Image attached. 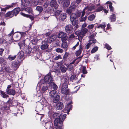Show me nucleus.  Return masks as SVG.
<instances>
[{"instance_id":"1","label":"nucleus","mask_w":129,"mask_h":129,"mask_svg":"<svg viewBox=\"0 0 129 129\" xmlns=\"http://www.w3.org/2000/svg\"><path fill=\"white\" fill-rule=\"evenodd\" d=\"M57 114L56 113L53 114V116L55 118V119L54 121V125L55 126H57L59 124H61L62 122L65 119L66 115V114L62 115L60 114L59 116V118H55V117L56 116Z\"/></svg>"},{"instance_id":"2","label":"nucleus","mask_w":129,"mask_h":129,"mask_svg":"<svg viewBox=\"0 0 129 129\" xmlns=\"http://www.w3.org/2000/svg\"><path fill=\"white\" fill-rule=\"evenodd\" d=\"M21 4V10H25L28 13H31L32 12L31 9L29 7H26L29 5V2L27 0H22Z\"/></svg>"},{"instance_id":"3","label":"nucleus","mask_w":129,"mask_h":129,"mask_svg":"<svg viewBox=\"0 0 129 129\" xmlns=\"http://www.w3.org/2000/svg\"><path fill=\"white\" fill-rule=\"evenodd\" d=\"M94 6L93 5L87 6L82 11L81 17L83 16L85 13L87 15H88L91 13V11L94 10Z\"/></svg>"},{"instance_id":"4","label":"nucleus","mask_w":129,"mask_h":129,"mask_svg":"<svg viewBox=\"0 0 129 129\" xmlns=\"http://www.w3.org/2000/svg\"><path fill=\"white\" fill-rule=\"evenodd\" d=\"M88 30L86 28H82L81 30L76 31L75 32V34L78 36L79 38H80L82 39Z\"/></svg>"},{"instance_id":"5","label":"nucleus","mask_w":129,"mask_h":129,"mask_svg":"<svg viewBox=\"0 0 129 129\" xmlns=\"http://www.w3.org/2000/svg\"><path fill=\"white\" fill-rule=\"evenodd\" d=\"M40 87L41 92V93H44L48 89V87L46 84L42 83L41 81L38 84Z\"/></svg>"},{"instance_id":"6","label":"nucleus","mask_w":129,"mask_h":129,"mask_svg":"<svg viewBox=\"0 0 129 129\" xmlns=\"http://www.w3.org/2000/svg\"><path fill=\"white\" fill-rule=\"evenodd\" d=\"M42 41L41 48L42 50L46 49L47 48L48 46L47 43L49 42V40L47 38L45 39H43Z\"/></svg>"},{"instance_id":"7","label":"nucleus","mask_w":129,"mask_h":129,"mask_svg":"<svg viewBox=\"0 0 129 129\" xmlns=\"http://www.w3.org/2000/svg\"><path fill=\"white\" fill-rule=\"evenodd\" d=\"M68 86L66 83H64L62 85L61 92L62 94H67L69 93V90L68 89Z\"/></svg>"},{"instance_id":"8","label":"nucleus","mask_w":129,"mask_h":129,"mask_svg":"<svg viewBox=\"0 0 129 129\" xmlns=\"http://www.w3.org/2000/svg\"><path fill=\"white\" fill-rule=\"evenodd\" d=\"M44 81L46 82L49 84L53 81V79L51 76V73H49L45 76L44 79Z\"/></svg>"},{"instance_id":"9","label":"nucleus","mask_w":129,"mask_h":129,"mask_svg":"<svg viewBox=\"0 0 129 129\" xmlns=\"http://www.w3.org/2000/svg\"><path fill=\"white\" fill-rule=\"evenodd\" d=\"M20 64V62L18 61H14L12 64V67L15 70H16L19 68Z\"/></svg>"},{"instance_id":"10","label":"nucleus","mask_w":129,"mask_h":129,"mask_svg":"<svg viewBox=\"0 0 129 129\" xmlns=\"http://www.w3.org/2000/svg\"><path fill=\"white\" fill-rule=\"evenodd\" d=\"M73 27L72 25L68 24L65 28L66 31L68 34H71L73 31Z\"/></svg>"},{"instance_id":"11","label":"nucleus","mask_w":129,"mask_h":129,"mask_svg":"<svg viewBox=\"0 0 129 129\" xmlns=\"http://www.w3.org/2000/svg\"><path fill=\"white\" fill-rule=\"evenodd\" d=\"M58 36L59 38L61 39L62 41L66 40L67 39L66 34L63 32H60L58 35Z\"/></svg>"},{"instance_id":"12","label":"nucleus","mask_w":129,"mask_h":129,"mask_svg":"<svg viewBox=\"0 0 129 129\" xmlns=\"http://www.w3.org/2000/svg\"><path fill=\"white\" fill-rule=\"evenodd\" d=\"M45 127L46 129H53L52 127V123L51 121H48L46 122H45Z\"/></svg>"},{"instance_id":"13","label":"nucleus","mask_w":129,"mask_h":129,"mask_svg":"<svg viewBox=\"0 0 129 129\" xmlns=\"http://www.w3.org/2000/svg\"><path fill=\"white\" fill-rule=\"evenodd\" d=\"M50 5L52 7L54 8L55 9L57 8L58 6L56 1L55 0H52L50 3Z\"/></svg>"},{"instance_id":"14","label":"nucleus","mask_w":129,"mask_h":129,"mask_svg":"<svg viewBox=\"0 0 129 129\" xmlns=\"http://www.w3.org/2000/svg\"><path fill=\"white\" fill-rule=\"evenodd\" d=\"M49 93L50 97L51 98H53L58 95L57 92L55 90H52L49 92Z\"/></svg>"},{"instance_id":"15","label":"nucleus","mask_w":129,"mask_h":129,"mask_svg":"<svg viewBox=\"0 0 129 129\" xmlns=\"http://www.w3.org/2000/svg\"><path fill=\"white\" fill-rule=\"evenodd\" d=\"M67 14L66 13H63L60 14L59 17L58 19L60 21H62L66 18Z\"/></svg>"},{"instance_id":"16","label":"nucleus","mask_w":129,"mask_h":129,"mask_svg":"<svg viewBox=\"0 0 129 129\" xmlns=\"http://www.w3.org/2000/svg\"><path fill=\"white\" fill-rule=\"evenodd\" d=\"M63 107V105L62 103L58 102L56 104V108L57 110H60L62 109Z\"/></svg>"},{"instance_id":"17","label":"nucleus","mask_w":129,"mask_h":129,"mask_svg":"<svg viewBox=\"0 0 129 129\" xmlns=\"http://www.w3.org/2000/svg\"><path fill=\"white\" fill-rule=\"evenodd\" d=\"M6 93L8 94L14 95L15 94V90L12 89L6 90Z\"/></svg>"},{"instance_id":"18","label":"nucleus","mask_w":129,"mask_h":129,"mask_svg":"<svg viewBox=\"0 0 129 129\" xmlns=\"http://www.w3.org/2000/svg\"><path fill=\"white\" fill-rule=\"evenodd\" d=\"M79 49L76 51L75 53V54L76 56H78L81 53L83 50V47L80 44L79 45Z\"/></svg>"},{"instance_id":"19","label":"nucleus","mask_w":129,"mask_h":129,"mask_svg":"<svg viewBox=\"0 0 129 129\" xmlns=\"http://www.w3.org/2000/svg\"><path fill=\"white\" fill-rule=\"evenodd\" d=\"M49 84L50 87H51V89H53V90H55L57 89L58 87L57 86L53 81Z\"/></svg>"},{"instance_id":"20","label":"nucleus","mask_w":129,"mask_h":129,"mask_svg":"<svg viewBox=\"0 0 129 129\" xmlns=\"http://www.w3.org/2000/svg\"><path fill=\"white\" fill-rule=\"evenodd\" d=\"M56 37V36L55 35H52L49 37L48 39L49 40V42L51 43L55 40Z\"/></svg>"},{"instance_id":"21","label":"nucleus","mask_w":129,"mask_h":129,"mask_svg":"<svg viewBox=\"0 0 129 129\" xmlns=\"http://www.w3.org/2000/svg\"><path fill=\"white\" fill-rule=\"evenodd\" d=\"M20 10V8L18 7L14 9L12 11L13 16H16Z\"/></svg>"},{"instance_id":"22","label":"nucleus","mask_w":129,"mask_h":129,"mask_svg":"<svg viewBox=\"0 0 129 129\" xmlns=\"http://www.w3.org/2000/svg\"><path fill=\"white\" fill-rule=\"evenodd\" d=\"M103 24H100L98 26V28H102L103 30H104L106 32L105 29V27L106 26V24L105 23H103Z\"/></svg>"},{"instance_id":"23","label":"nucleus","mask_w":129,"mask_h":129,"mask_svg":"<svg viewBox=\"0 0 129 129\" xmlns=\"http://www.w3.org/2000/svg\"><path fill=\"white\" fill-rule=\"evenodd\" d=\"M94 43H93L92 41H89V42L86 45V48L87 49H88L91 46H93V44Z\"/></svg>"},{"instance_id":"24","label":"nucleus","mask_w":129,"mask_h":129,"mask_svg":"<svg viewBox=\"0 0 129 129\" xmlns=\"http://www.w3.org/2000/svg\"><path fill=\"white\" fill-rule=\"evenodd\" d=\"M21 14L23 15V16L27 17V18H29L31 20H33L34 19V17L32 16L29 15L27 14H25L23 13H21Z\"/></svg>"},{"instance_id":"25","label":"nucleus","mask_w":129,"mask_h":129,"mask_svg":"<svg viewBox=\"0 0 129 129\" xmlns=\"http://www.w3.org/2000/svg\"><path fill=\"white\" fill-rule=\"evenodd\" d=\"M13 16L12 11L8 12L5 15V16L6 17H8L9 18H11L13 17Z\"/></svg>"},{"instance_id":"26","label":"nucleus","mask_w":129,"mask_h":129,"mask_svg":"<svg viewBox=\"0 0 129 129\" xmlns=\"http://www.w3.org/2000/svg\"><path fill=\"white\" fill-rule=\"evenodd\" d=\"M116 16L115 14H113L110 17V19L111 22H113L116 20Z\"/></svg>"},{"instance_id":"27","label":"nucleus","mask_w":129,"mask_h":129,"mask_svg":"<svg viewBox=\"0 0 129 129\" xmlns=\"http://www.w3.org/2000/svg\"><path fill=\"white\" fill-rule=\"evenodd\" d=\"M60 42L57 40H55L53 42V44L54 47H57L59 45Z\"/></svg>"},{"instance_id":"28","label":"nucleus","mask_w":129,"mask_h":129,"mask_svg":"<svg viewBox=\"0 0 129 129\" xmlns=\"http://www.w3.org/2000/svg\"><path fill=\"white\" fill-rule=\"evenodd\" d=\"M1 96L4 98H6L9 97V96L6 94V92L1 91Z\"/></svg>"},{"instance_id":"29","label":"nucleus","mask_w":129,"mask_h":129,"mask_svg":"<svg viewBox=\"0 0 129 129\" xmlns=\"http://www.w3.org/2000/svg\"><path fill=\"white\" fill-rule=\"evenodd\" d=\"M94 35L93 34H92L90 36V40L89 41H92L93 43H95L96 41V40L93 38Z\"/></svg>"},{"instance_id":"30","label":"nucleus","mask_w":129,"mask_h":129,"mask_svg":"<svg viewBox=\"0 0 129 129\" xmlns=\"http://www.w3.org/2000/svg\"><path fill=\"white\" fill-rule=\"evenodd\" d=\"M95 16L94 14H92L89 16L88 17V19L89 20L92 21L95 18Z\"/></svg>"},{"instance_id":"31","label":"nucleus","mask_w":129,"mask_h":129,"mask_svg":"<svg viewBox=\"0 0 129 129\" xmlns=\"http://www.w3.org/2000/svg\"><path fill=\"white\" fill-rule=\"evenodd\" d=\"M71 21H72L73 20L77 19V15L75 13H72L70 16Z\"/></svg>"},{"instance_id":"32","label":"nucleus","mask_w":129,"mask_h":129,"mask_svg":"<svg viewBox=\"0 0 129 129\" xmlns=\"http://www.w3.org/2000/svg\"><path fill=\"white\" fill-rule=\"evenodd\" d=\"M60 69L62 73H64L66 72L67 68L64 66L62 65L60 66Z\"/></svg>"},{"instance_id":"33","label":"nucleus","mask_w":129,"mask_h":129,"mask_svg":"<svg viewBox=\"0 0 129 129\" xmlns=\"http://www.w3.org/2000/svg\"><path fill=\"white\" fill-rule=\"evenodd\" d=\"M72 103V102H71L70 103L67 104V106H66V108L67 109H66L67 111H69L72 108V105L71 104V103Z\"/></svg>"},{"instance_id":"34","label":"nucleus","mask_w":129,"mask_h":129,"mask_svg":"<svg viewBox=\"0 0 129 129\" xmlns=\"http://www.w3.org/2000/svg\"><path fill=\"white\" fill-rule=\"evenodd\" d=\"M53 99V102L54 103H56L59 100V96L58 95L55 97H54Z\"/></svg>"},{"instance_id":"35","label":"nucleus","mask_w":129,"mask_h":129,"mask_svg":"<svg viewBox=\"0 0 129 129\" xmlns=\"http://www.w3.org/2000/svg\"><path fill=\"white\" fill-rule=\"evenodd\" d=\"M71 21L72 22V24L73 25L75 26L78 24V21L77 19L73 20L72 21Z\"/></svg>"},{"instance_id":"36","label":"nucleus","mask_w":129,"mask_h":129,"mask_svg":"<svg viewBox=\"0 0 129 129\" xmlns=\"http://www.w3.org/2000/svg\"><path fill=\"white\" fill-rule=\"evenodd\" d=\"M61 46L63 48H64L66 49V51L67 50V48L68 47V45H67V43L65 42H63Z\"/></svg>"},{"instance_id":"37","label":"nucleus","mask_w":129,"mask_h":129,"mask_svg":"<svg viewBox=\"0 0 129 129\" xmlns=\"http://www.w3.org/2000/svg\"><path fill=\"white\" fill-rule=\"evenodd\" d=\"M24 55V52L22 51H20L18 53V57L20 58H21L23 57Z\"/></svg>"},{"instance_id":"38","label":"nucleus","mask_w":129,"mask_h":129,"mask_svg":"<svg viewBox=\"0 0 129 129\" xmlns=\"http://www.w3.org/2000/svg\"><path fill=\"white\" fill-rule=\"evenodd\" d=\"M32 4L34 6H35L38 5H40L41 3L40 2H39L38 1L36 0L34 1Z\"/></svg>"},{"instance_id":"39","label":"nucleus","mask_w":129,"mask_h":129,"mask_svg":"<svg viewBox=\"0 0 129 129\" xmlns=\"http://www.w3.org/2000/svg\"><path fill=\"white\" fill-rule=\"evenodd\" d=\"M77 78L76 77V76L75 75H72L70 78V81H71L73 82L74 80H76Z\"/></svg>"},{"instance_id":"40","label":"nucleus","mask_w":129,"mask_h":129,"mask_svg":"<svg viewBox=\"0 0 129 129\" xmlns=\"http://www.w3.org/2000/svg\"><path fill=\"white\" fill-rule=\"evenodd\" d=\"M12 7V5L7 6L5 7L4 8H1V10L2 11L5 12L6 10L10 8H11Z\"/></svg>"},{"instance_id":"41","label":"nucleus","mask_w":129,"mask_h":129,"mask_svg":"<svg viewBox=\"0 0 129 129\" xmlns=\"http://www.w3.org/2000/svg\"><path fill=\"white\" fill-rule=\"evenodd\" d=\"M98 47L97 46L94 47L92 50L91 52L92 53H94L96 52L98 50Z\"/></svg>"},{"instance_id":"42","label":"nucleus","mask_w":129,"mask_h":129,"mask_svg":"<svg viewBox=\"0 0 129 129\" xmlns=\"http://www.w3.org/2000/svg\"><path fill=\"white\" fill-rule=\"evenodd\" d=\"M69 7L66 10L67 13L69 14H70L72 13L73 10Z\"/></svg>"},{"instance_id":"43","label":"nucleus","mask_w":129,"mask_h":129,"mask_svg":"<svg viewBox=\"0 0 129 129\" xmlns=\"http://www.w3.org/2000/svg\"><path fill=\"white\" fill-rule=\"evenodd\" d=\"M36 10L40 13H41L42 11L43 8L41 6H38L37 7Z\"/></svg>"},{"instance_id":"44","label":"nucleus","mask_w":129,"mask_h":129,"mask_svg":"<svg viewBox=\"0 0 129 129\" xmlns=\"http://www.w3.org/2000/svg\"><path fill=\"white\" fill-rule=\"evenodd\" d=\"M16 57V55H14V56H12L11 55H9L8 57V58L10 60H12L15 59Z\"/></svg>"},{"instance_id":"45","label":"nucleus","mask_w":129,"mask_h":129,"mask_svg":"<svg viewBox=\"0 0 129 129\" xmlns=\"http://www.w3.org/2000/svg\"><path fill=\"white\" fill-rule=\"evenodd\" d=\"M38 40L37 38L34 39L31 41V42L33 44H36L38 42Z\"/></svg>"},{"instance_id":"46","label":"nucleus","mask_w":129,"mask_h":129,"mask_svg":"<svg viewBox=\"0 0 129 129\" xmlns=\"http://www.w3.org/2000/svg\"><path fill=\"white\" fill-rule=\"evenodd\" d=\"M55 51L58 53H62L63 51V50L60 48H57L55 49Z\"/></svg>"},{"instance_id":"47","label":"nucleus","mask_w":129,"mask_h":129,"mask_svg":"<svg viewBox=\"0 0 129 129\" xmlns=\"http://www.w3.org/2000/svg\"><path fill=\"white\" fill-rule=\"evenodd\" d=\"M104 8L102 6H100L98 7L96 9L97 12H100L104 9Z\"/></svg>"},{"instance_id":"48","label":"nucleus","mask_w":129,"mask_h":129,"mask_svg":"<svg viewBox=\"0 0 129 129\" xmlns=\"http://www.w3.org/2000/svg\"><path fill=\"white\" fill-rule=\"evenodd\" d=\"M82 72L83 74H86L87 73V72L86 69V67L84 66L83 67Z\"/></svg>"},{"instance_id":"49","label":"nucleus","mask_w":129,"mask_h":129,"mask_svg":"<svg viewBox=\"0 0 129 129\" xmlns=\"http://www.w3.org/2000/svg\"><path fill=\"white\" fill-rule=\"evenodd\" d=\"M42 101V102H44L42 104L45 105L46 106H47L49 105L46 102V101L45 99H43Z\"/></svg>"},{"instance_id":"50","label":"nucleus","mask_w":129,"mask_h":129,"mask_svg":"<svg viewBox=\"0 0 129 129\" xmlns=\"http://www.w3.org/2000/svg\"><path fill=\"white\" fill-rule=\"evenodd\" d=\"M79 42H77L76 45L74 46L72 48V50H74L76 48V47L78 46L79 45Z\"/></svg>"},{"instance_id":"51","label":"nucleus","mask_w":129,"mask_h":129,"mask_svg":"<svg viewBox=\"0 0 129 129\" xmlns=\"http://www.w3.org/2000/svg\"><path fill=\"white\" fill-rule=\"evenodd\" d=\"M68 68L69 71H71L73 69V66L72 65L69 64L68 65Z\"/></svg>"},{"instance_id":"52","label":"nucleus","mask_w":129,"mask_h":129,"mask_svg":"<svg viewBox=\"0 0 129 129\" xmlns=\"http://www.w3.org/2000/svg\"><path fill=\"white\" fill-rule=\"evenodd\" d=\"M70 8L73 10L74 11V9L76 8V6L75 5L73 4H71V6L70 7Z\"/></svg>"},{"instance_id":"53","label":"nucleus","mask_w":129,"mask_h":129,"mask_svg":"<svg viewBox=\"0 0 129 129\" xmlns=\"http://www.w3.org/2000/svg\"><path fill=\"white\" fill-rule=\"evenodd\" d=\"M105 45L106 48L108 50H109L111 49V48L110 46L108 44L106 43L105 44Z\"/></svg>"},{"instance_id":"54","label":"nucleus","mask_w":129,"mask_h":129,"mask_svg":"<svg viewBox=\"0 0 129 129\" xmlns=\"http://www.w3.org/2000/svg\"><path fill=\"white\" fill-rule=\"evenodd\" d=\"M69 3L68 2H66L65 1L64 2V3L63 4V6L64 7H68L69 5Z\"/></svg>"},{"instance_id":"55","label":"nucleus","mask_w":129,"mask_h":129,"mask_svg":"<svg viewBox=\"0 0 129 129\" xmlns=\"http://www.w3.org/2000/svg\"><path fill=\"white\" fill-rule=\"evenodd\" d=\"M112 3H110L109 5V7L110 11H111L113 12V11L114 9H113V7L112 6Z\"/></svg>"},{"instance_id":"56","label":"nucleus","mask_w":129,"mask_h":129,"mask_svg":"<svg viewBox=\"0 0 129 129\" xmlns=\"http://www.w3.org/2000/svg\"><path fill=\"white\" fill-rule=\"evenodd\" d=\"M61 59V57L60 55H59L56 56L55 58H54V59L55 60H57L58 59Z\"/></svg>"},{"instance_id":"57","label":"nucleus","mask_w":129,"mask_h":129,"mask_svg":"<svg viewBox=\"0 0 129 129\" xmlns=\"http://www.w3.org/2000/svg\"><path fill=\"white\" fill-rule=\"evenodd\" d=\"M5 41V40L2 38H0V44H2Z\"/></svg>"},{"instance_id":"58","label":"nucleus","mask_w":129,"mask_h":129,"mask_svg":"<svg viewBox=\"0 0 129 129\" xmlns=\"http://www.w3.org/2000/svg\"><path fill=\"white\" fill-rule=\"evenodd\" d=\"M14 34V32L13 31V30L11 33L8 35V36L9 37L11 36V37H13Z\"/></svg>"},{"instance_id":"59","label":"nucleus","mask_w":129,"mask_h":129,"mask_svg":"<svg viewBox=\"0 0 129 129\" xmlns=\"http://www.w3.org/2000/svg\"><path fill=\"white\" fill-rule=\"evenodd\" d=\"M4 61V59L2 57L0 58V64H3Z\"/></svg>"},{"instance_id":"60","label":"nucleus","mask_w":129,"mask_h":129,"mask_svg":"<svg viewBox=\"0 0 129 129\" xmlns=\"http://www.w3.org/2000/svg\"><path fill=\"white\" fill-rule=\"evenodd\" d=\"M4 51L3 49L0 48V55L2 56L3 54V52Z\"/></svg>"},{"instance_id":"61","label":"nucleus","mask_w":129,"mask_h":129,"mask_svg":"<svg viewBox=\"0 0 129 129\" xmlns=\"http://www.w3.org/2000/svg\"><path fill=\"white\" fill-rule=\"evenodd\" d=\"M5 70L8 72H10V67H6L5 68Z\"/></svg>"},{"instance_id":"62","label":"nucleus","mask_w":129,"mask_h":129,"mask_svg":"<svg viewBox=\"0 0 129 129\" xmlns=\"http://www.w3.org/2000/svg\"><path fill=\"white\" fill-rule=\"evenodd\" d=\"M93 27L94 25L92 24L88 26V28L89 29H92L93 28Z\"/></svg>"},{"instance_id":"63","label":"nucleus","mask_w":129,"mask_h":129,"mask_svg":"<svg viewBox=\"0 0 129 129\" xmlns=\"http://www.w3.org/2000/svg\"><path fill=\"white\" fill-rule=\"evenodd\" d=\"M60 11L57 10L55 11V14L56 15H58L61 12Z\"/></svg>"},{"instance_id":"64","label":"nucleus","mask_w":129,"mask_h":129,"mask_svg":"<svg viewBox=\"0 0 129 129\" xmlns=\"http://www.w3.org/2000/svg\"><path fill=\"white\" fill-rule=\"evenodd\" d=\"M75 37V36L74 34H72L69 36V38L70 39H72L74 38Z\"/></svg>"}]
</instances>
